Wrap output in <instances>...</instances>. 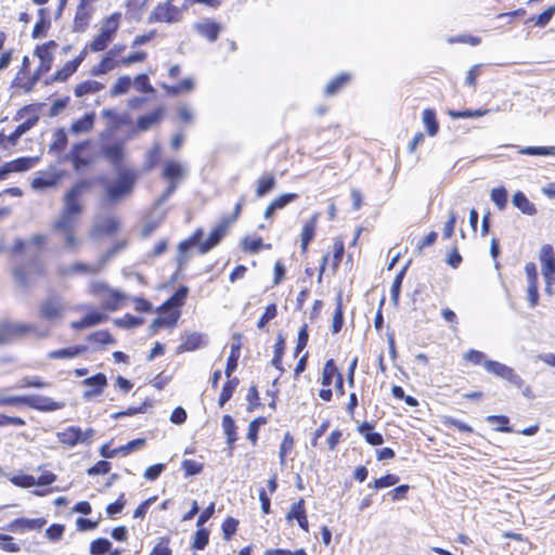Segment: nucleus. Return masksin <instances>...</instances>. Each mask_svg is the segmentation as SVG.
Listing matches in <instances>:
<instances>
[{"label":"nucleus","mask_w":555,"mask_h":555,"mask_svg":"<svg viewBox=\"0 0 555 555\" xmlns=\"http://www.w3.org/2000/svg\"><path fill=\"white\" fill-rule=\"evenodd\" d=\"M122 15L120 12H114L106 16L101 24L98 34L86 43L81 51L70 61L66 62L51 77V82H65L79 68L87 57L88 53H99L104 51L115 40L120 28Z\"/></svg>","instance_id":"1"},{"label":"nucleus","mask_w":555,"mask_h":555,"mask_svg":"<svg viewBox=\"0 0 555 555\" xmlns=\"http://www.w3.org/2000/svg\"><path fill=\"white\" fill-rule=\"evenodd\" d=\"M127 47L124 43H116L103 51L104 54L100 61L92 66L90 74L94 77L106 75L119 67H128L135 63H143L147 59V52L143 50L133 51L127 56H124V52Z\"/></svg>","instance_id":"2"},{"label":"nucleus","mask_w":555,"mask_h":555,"mask_svg":"<svg viewBox=\"0 0 555 555\" xmlns=\"http://www.w3.org/2000/svg\"><path fill=\"white\" fill-rule=\"evenodd\" d=\"M189 292L188 286H180L156 309L159 317L154 319L150 325L152 334L158 333L164 327L172 330L177 326L181 317V308L185 304Z\"/></svg>","instance_id":"3"},{"label":"nucleus","mask_w":555,"mask_h":555,"mask_svg":"<svg viewBox=\"0 0 555 555\" xmlns=\"http://www.w3.org/2000/svg\"><path fill=\"white\" fill-rule=\"evenodd\" d=\"M246 197L242 195L233 207V211L220 219V221L210 230L208 237L198 244V253L205 255L217 247L228 235L233 224L240 219Z\"/></svg>","instance_id":"4"},{"label":"nucleus","mask_w":555,"mask_h":555,"mask_svg":"<svg viewBox=\"0 0 555 555\" xmlns=\"http://www.w3.org/2000/svg\"><path fill=\"white\" fill-rule=\"evenodd\" d=\"M11 274L20 287L29 288L47 278L48 269L40 257H33L14 264Z\"/></svg>","instance_id":"5"},{"label":"nucleus","mask_w":555,"mask_h":555,"mask_svg":"<svg viewBox=\"0 0 555 555\" xmlns=\"http://www.w3.org/2000/svg\"><path fill=\"white\" fill-rule=\"evenodd\" d=\"M464 360L474 365L482 364L488 373L507 380L517 388H521L524 386V379L515 372L513 367L507 366L506 364L499 361L488 360L482 351L469 349L464 354Z\"/></svg>","instance_id":"6"},{"label":"nucleus","mask_w":555,"mask_h":555,"mask_svg":"<svg viewBox=\"0 0 555 555\" xmlns=\"http://www.w3.org/2000/svg\"><path fill=\"white\" fill-rule=\"evenodd\" d=\"M92 186V180L82 179L77 181L65 193L63 197L64 206L57 220H78L83 211L81 197Z\"/></svg>","instance_id":"7"},{"label":"nucleus","mask_w":555,"mask_h":555,"mask_svg":"<svg viewBox=\"0 0 555 555\" xmlns=\"http://www.w3.org/2000/svg\"><path fill=\"white\" fill-rule=\"evenodd\" d=\"M64 402H59L52 398L30 395V396H2L0 395L1 406H28L40 412H53L64 408Z\"/></svg>","instance_id":"8"},{"label":"nucleus","mask_w":555,"mask_h":555,"mask_svg":"<svg viewBox=\"0 0 555 555\" xmlns=\"http://www.w3.org/2000/svg\"><path fill=\"white\" fill-rule=\"evenodd\" d=\"M138 178L139 173L135 169L129 167L117 169V178L105 189L109 201L117 202L129 195L133 191Z\"/></svg>","instance_id":"9"},{"label":"nucleus","mask_w":555,"mask_h":555,"mask_svg":"<svg viewBox=\"0 0 555 555\" xmlns=\"http://www.w3.org/2000/svg\"><path fill=\"white\" fill-rule=\"evenodd\" d=\"M89 293L100 298L102 308L107 311H116L127 301V296L124 293L101 281L90 283Z\"/></svg>","instance_id":"10"},{"label":"nucleus","mask_w":555,"mask_h":555,"mask_svg":"<svg viewBox=\"0 0 555 555\" xmlns=\"http://www.w3.org/2000/svg\"><path fill=\"white\" fill-rule=\"evenodd\" d=\"M96 153L92 143L89 140H85L75 143L68 154V159L73 165L75 171H83L96 162Z\"/></svg>","instance_id":"11"},{"label":"nucleus","mask_w":555,"mask_h":555,"mask_svg":"<svg viewBox=\"0 0 555 555\" xmlns=\"http://www.w3.org/2000/svg\"><path fill=\"white\" fill-rule=\"evenodd\" d=\"M345 255V243L341 236H336L333 240L332 255L326 253L323 255L318 273V283H322L323 275L326 271V267L330 264L331 272L335 275L343 261Z\"/></svg>","instance_id":"12"},{"label":"nucleus","mask_w":555,"mask_h":555,"mask_svg":"<svg viewBox=\"0 0 555 555\" xmlns=\"http://www.w3.org/2000/svg\"><path fill=\"white\" fill-rule=\"evenodd\" d=\"M173 0L157 3L147 16L149 24H173L181 20V10L172 4Z\"/></svg>","instance_id":"13"},{"label":"nucleus","mask_w":555,"mask_h":555,"mask_svg":"<svg viewBox=\"0 0 555 555\" xmlns=\"http://www.w3.org/2000/svg\"><path fill=\"white\" fill-rule=\"evenodd\" d=\"M65 302L62 296L53 294L44 298L38 308V317L41 320L56 322L63 318Z\"/></svg>","instance_id":"14"},{"label":"nucleus","mask_w":555,"mask_h":555,"mask_svg":"<svg viewBox=\"0 0 555 555\" xmlns=\"http://www.w3.org/2000/svg\"><path fill=\"white\" fill-rule=\"evenodd\" d=\"M337 376H341V372L339 371L338 366L336 365V362L334 359H328L325 361L322 373H321V385L322 388L319 390V397L324 402H330L333 399V391L331 389V385L334 383L337 378Z\"/></svg>","instance_id":"15"},{"label":"nucleus","mask_w":555,"mask_h":555,"mask_svg":"<svg viewBox=\"0 0 555 555\" xmlns=\"http://www.w3.org/2000/svg\"><path fill=\"white\" fill-rule=\"evenodd\" d=\"M542 274L546 284V291L551 292L555 283V251L552 245L544 244L539 254Z\"/></svg>","instance_id":"16"},{"label":"nucleus","mask_w":555,"mask_h":555,"mask_svg":"<svg viewBox=\"0 0 555 555\" xmlns=\"http://www.w3.org/2000/svg\"><path fill=\"white\" fill-rule=\"evenodd\" d=\"M39 78L37 70L34 74L31 73L29 57L25 55L22 60V66L14 78L13 85L24 92H30L35 88Z\"/></svg>","instance_id":"17"},{"label":"nucleus","mask_w":555,"mask_h":555,"mask_svg":"<svg viewBox=\"0 0 555 555\" xmlns=\"http://www.w3.org/2000/svg\"><path fill=\"white\" fill-rule=\"evenodd\" d=\"M76 220H56L53 229L62 234L64 246L69 250H75L80 245V240L76 232Z\"/></svg>","instance_id":"18"},{"label":"nucleus","mask_w":555,"mask_h":555,"mask_svg":"<svg viewBox=\"0 0 555 555\" xmlns=\"http://www.w3.org/2000/svg\"><path fill=\"white\" fill-rule=\"evenodd\" d=\"M47 525V519L44 517L38 518H26L18 517L11 520L7 526L5 530L13 533H25L29 531H41L42 528Z\"/></svg>","instance_id":"19"},{"label":"nucleus","mask_w":555,"mask_h":555,"mask_svg":"<svg viewBox=\"0 0 555 555\" xmlns=\"http://www.w3.org/2000/svg\"><path fill=\"white\" fill-rule=\"evenodd\" d=\"M56 48L57 43L54 40H49L36 47L35 55L40 60L36 69L39 77L51 70L53 64V51Z\"/></svg>","instance_id":"20"},{"label":"nucleus","mask_w":555,"mask_h":555,"mask_svg":"<svg viewBox=\"0 0 555 555\" xmlns=\"http://www.w3.org/2000/svg\"><path fill=\"white\" fill-rule=\"evenodd\" d=\"M92 435L93 429L91 428L82 433L81 428L78 426H68L64 430L59 431L56 437L60 443L72 448L81 441L90 439Z\"/></svg>","instance_id":"21"},{"label":"nucleus","mask_w":555,"mask_h":555,"mask_svg":"<svg viewBox=\"0 0 555 555\" xmlns=\"http://www.w3.org/2000/svg\"><path fill=\"white\" fill-rule=\"evenodd\" d=\"M34 331L35 327L30 324L0 323V345L8 344L12 339Z\"/></svg>","instance_id":"22"},{"label":"nucleus","mask_w":555,"mask_h":555,"mask_svg":"<svg viewBox=\"0 0 555 555\" xmlns=\"http://www.w3.org/2000/svg\"><path fill=\"white\" fill-rule=\"evenodd\" d=\"M94 13L92 4L79 1L73 20V30L83 33L88 29Z\"/></svg>","instance_id":"23"},{"label":"nucleus","mask_w":555,"mask_h":555,"mask_svg":"<svg viewBox=\"0 0 555 555\" xmlns=\"http://www.w3.org/2000/svg\"><path fill=\"white\" fill-rule=\"evenodd\" d=\"M525 272L527 276L528 287L527 295L529 306L534 308L539 304V279L538 270L534 262H528L525 266Z\"/></svg>","instance_id":"24"},{"label":"nucleus","mask_w":555,"mask_h":555,"mask_svg":"<svg viewBox=\"0 0 555 555\" xmlns=\"http://www.w3.org/2000/svg\"><path fill=\"white\" fill-rule=\"evenodd\" d=\"M102 156L107 159L116 169L124 168L121 166L125 158V144L117 141L111 144H104L101 150Z\"/></svg>","instance_id":"25"},{"label":"nucleus","mask_w":555,"mask_h":555,"mask_svg":"<svg viewBox=\"0 0 555 555\" xmlns=\"http://www.w3.org/2000/svg\"><path fill=\"white\" fill-rule=\"evenodd\" d=\"M299 198L297 193H283L273 198L263 211V218L266 220H272L278 210H282L288 204Z\"/></svg>","instance_id":"26"},{"label":"nucleus","mask_w":555,"mask_h":555,"mask_svg":"<svg viewBox=\"0 0 555 555\" xmlns=\"http://www.w3.org/2000/svg\"><path fill=\"white\" fill-rule=\"evenodd\" d=\"M82 385L89 389L83 392V398L91 399L103 393L107 386V377L104 373H96L93 376L85 378Z\"/></svg>","instance_id":"27"},{"label":"nucleus","mask_w":555,"mask_h":555,"mask_svg":"<svg viewBox=\"0 0 555 555\" xmlns=\"http://www.w3.org/2000/svg\"><path fill=\"white\" fill-rule=\"evenodd\" d=\"M318 214L312 215L302 225L300 232V250L307 254L310 243L313 241L318 229Z\"/></svg>","instance_id":"28"},{"label":"nucleus","mask_w":555,"mask_h":555,"mask_svg":"<svg viewBox=\"0 0 555 555\" xmlns=\"http://www.w3.org/2000/svg\"><path fill=\"white\" fill-rule=\"evenodd\" d=\"M194 29L208 41L214 42L218 39L222 26L209 18L198 22L194 25Z\"/></svg>","instance_id":"29"},{"label":"nucleus","mask_w":555,"mask_h":555,"mask_svg":"<svg viewBox=\"0 0 555 555\" xmlns=\"http://www.w3.org/2000/svg\"><path fill=\"white\" fill-rule=\"evenodd\" d=\"M184 175L183 167L180 163L176 160H168L165 163L162 177L170 182V191H173L177 188V182Z\"/></svg>","instance_id":"30"},{"label":"nucleus","mask_w":555,"mask_h":555,"mask_svg":"<svg viewBox=\"0 0 555 555\" xmlns=\"http://www.w3.org/2000/svg\"><path fill=\"white\" fill-rule=\"evenodd\" d=\"M242 251L250 255L258 254L262 249H271V243H264L261 236H244L240 242Z\"/></svg>","instance_id":"31"},{"label":"nucleus","mask_w":555,"mask_h":555,"mask_svg":"<svg viewBox=\"0 0 555 555\" xmlns=\"http://www.w3.org/2000/svg\"><path fill=\"white\" fill-rule=\"evenodd\" d=\"M288 520L296 519L299 527L308 532L309 531V521L306 513V503L302 498H300L296 503H294L286 515Z\"/></svg>","instance_id":"32"},{"label":"nucleus","mask_w":555,"mask_h":555,"mask_svg":"<svg viewBox=\"0 0 555 555\" xmlns=\"http://www.w3.org/2000/svg\"><path fill=\"white\" fill-rule=\"evenodd\" d=\"M286 350V340L282 334H278L273 345V357L271 359V365L279 371L280 376L285 373L283 365V358Z\"/></svg>","instance_id":"33"},{"label":"nucleus","mask_w":555,"mask_h":555,"mask_svg":"<svg viewBox=\"0 0 555 555\" xmlns=\"http://www.w3.org/2000/svg\"><path fill=\"white\" fill-rule=\"evenodd\" d=\"M38 21L34 25L33 31H31V38L33 39H39L47 36L48 30L51 27V18H50V12L47 8H40L38 10Z\"/></svg>","instance_id":"34"},{"label":"nucleus","mask_w":555,"mask_h":555,"mask_svg":"<svg viewBox=\"0 0 555 555\" xmlns=\"http://www.w3.org/2000/svg\"><path fill=\"white\" fill-rule=\"evenodd\" d=\"M88 350L86 345H73L65 348L52 350L48 353L50 360L74 359Z\"/></svg>","instance_id":"35"},{"label":"nucleus","mask_w":555,"mask_h":555,"mask_svg":"<svg viewBox=\"0 0 555 555\" xmlns=\"http://www.w3.org/2000/svg\"><path fill=\"white\" fill-rule=\"evenodd\" d=\"M63 178V173L61 171L53 172H40L39 176L33 179L31 186L34 189H47L56 186L61 179Z\"/></svg>","instance_id":"36"},{"label":"nucleus","mask_w":555,"mask_h":555,"mask_svg":"<svg viewBox=\"0 0 555 555\" xmlns=\"http://www.w3.org/2000/svg\"><path fill=\"white\" fill-rule=\"evenodd\" d=\"M106 320H107V315L106 314L93 310V311L85 314L81 319L72 322L70 326L74 330L80 331V330H83V328H88V327L101 324V323H103Z\"/></svg>","instance_id":"37"},{"label":"nucleus","mask_w":555,"mask_h":555,"mask_svg":"<svg viewBox=\"0 0 555 555\" xmlns=\"http://www.w3.org/2000/svg\"><path fill=\"white\" fill-rule=\"evenodd\" d=\"M352 79L351 74L349 73H340L335 76L333 79L328 81V83L324 88V94L326 96H333L339 93L344 88H346Z\"/></svg>","instance_id":"38"},{"label":"nucleus","mask_w":555,"mask_h":555,"mask_svg":"<svg viewBox=\"0 0 555 555\" xmlns=\"http://www.w3.org/2000/svg\"><path fill=\"white\" fill-rule=\"evenodd\" d=\"M513 205L526 216H534L538 212L535 205L522 191H516L512 197Z\"/></svg>","instance_id":"39"},{"label":"nucleus","mask_w":555,"mask_h":555,"mask_svg":"<svg viewBox=\"0 0 555 555\" xmlns=\"http://www.w3.org/2000/svg\"><path fill=\"white\" fill-rule=\"evenodd\" d=\"M276 186V178L272 172H263L256 182L255 194L260 198L272 192Z\"/></svg>","instance_id":"40"},{"label":"nucleus","mask_w":555,"mask_h":555,"mask_svg":"<svg viewBox=\"0 0 555 555\" xmlns=\"http://www.w3.org/2000/svg\"><path fill=\"white\" fill-rule=\"evenodd\" d=\"M204 345L203 335L199 333H191L182 338L181 344L177 347V353H184L199 349Z\"/></svg>","instance_id":"41"},{"label":"nucleus","mask_w":555,"mask_h":555,"mask_svg":"<svg viewBox=\"0 0 555 555\" xmlns=\"http://www.w3.org/2000/svg\"><path fill=\"white\" fill-rule=\"evenodd\" d=\"M37 160V157L23 156L14 160L7 162L5 164H3V166L8 173L23 172L31 169L36 165Z\"/></svg>","instance_id":"42"},{"label":"nucleus","mask_w":555,"mask_h":555,"mask_svg":"<svg viewBox=\"0 0 555 555\" xmlns=\"http://www.w3.org/2000/svg\"><path fill=\"white\" fill-rule=\"evenodd\" d=\"M119 228V220L115 217H108L94 225L93 233L98 236H112L118 232Z\"/></svg>","instance_id":"43"},{"label":"nucleus","mask_w":555,"mask_h":555,"mask_svg":"<svg viewBox=\"0 0 555 555\" xmlns=\"http://www.w3.org/2000/svg\"><path fill=\"white\" fill-rule=\"evenodd\" d=\"M165 109L163 107H157L150 112L149 114L142 115L137 120V127L141 131L149 130L152 126L158 124L164 115Z\"/></svg>","instance_id":"44"},{"label":"nucleus","mask_w":555,"mask_h":555,"mask_svg":"<svg viewBox=\"0 0 555 555\" xmlns=\"http://www.w3.org/2000/svg\"><path fill=\"white\" fill-rule=\"evenodd\" d=\"M104 89V85L96 80L88 79L80 81L74 88V95L76 98H82L88 94H94Z\"/></svg>","instance_id":"45"},{"label":"nucleus","mask_w":555,"mask_h":555,"mask_svg":"<svg viewBox=\"0 0 555 555\" xmlns=\"http://www.w3.org/2000/svg\"><path fill=\"white\" fill-rule=\"evenodd\" d=\"M358 431L371 446H380L384 443L383 435L374 431V425L369 422H363L362 424H360L358 426Z\"/></svg>","instance_id":"46"},{"label":"nucleus","mask_w":555,"mask_h":555,"mask_svg":"<svg viewBox=\"0 0 555 555\" xmlns=\"http://www.w3.org/2000/svg\"><path fill=\"white\" fill-rule=\"evenodd\" d=\"M240 384V379L236 376L227 377L225 383L222 386L220 396L218 398L219 406H223L233 396Z\"/></svg>","instance_id":"47"},{"label":"nucleus","mask_w":555,"mask_h":555,"mask_svg":"<svg viewBox=\"0 0 555 555\" xmlns=\"http://www.w3.org/2000/svg\"><path fill=\"white\" fill-rule=\"evenodd\" d=\"M94 126V114L89 113L75 120L70 126V131L75 134L89 132Z\"/></svg>","instance_id":"48"},{"label":"nucleus","mask_w":555,"mask_h":555,"mask_svg":"<svg viewBox=\"0 0 555 555\" xmlns=\"http://www.w3.org/2000/svg\"><path fill=\"white\" fill-rule=\"evenodd\" d=\"M221 424L224 435L227 437V443L230 448H232L235 441L237 440L235 422L231 415L225 414L222 416Z\"/></svg>","instance_id":"49"},{"label":"nucleus","mask_w":555,"mask_h":555,"mask_svg":"<svg viewBox=\"0 0 555 555\" xmlns=\"http://www.w3.org/2000/svg\"><path fill=\"white\" fill-rule=\"evenodd\" d=\"M422 119L427 133L434 137L439 131V122L437 120L436 111L434 108H425L422 114Z\"/></svg>","instance_id":"50"},{"label":"nucleus","mask_w":555,"mask_h":555,"mask_svg":"<svg viewBox=\"0 0 555 555\" xmlns=\"http://www.w3.org/2000/svg\"><path fill=\"white\" fill-rule=\"evenodd\" d=\"M100 270L99 266L77 261L65 269L63 274H96Z\"/></svg>","instance_id":"51"},{"label":"nucleus","mask_w":555,"mask_h":555,"mask_svg":"<svg viewBox=\"0 0 555 555\" xmlns=\"http://www.w3.org/2000/svg\"><path fill=\"white\" fill-rule=\"evenodd\" d=\"M490 198L499 210H505L508 203V192L504 186L493 188L490 192Z\"/></svg>","instance_id":"52"},{"label":"nucleus","mask_w":555,"mask_h":555,"mask_svg":"<svg viewBox=\"0 0 555 555\" xmlns=\"http://www.w3.org/2000/svg\"><path fill=\"white\" fill-rule=\"evenodd\" d=\"M50 386H51V384L49 382L44 380L40 376H25L18 382L16 387L20 389H27V388L41 389V388H49Z\"/></svg>","instance_id":"53"},{"label":"nucleus","mask_w":555,"mask_h":555,"mask_svg":"<svg viewBox=\"0 0 555 555\" xmlns=\"http://www.w3.org/2000/svg\"><path fill=\"white\" fill-rule=\"evenodd\" d=\"M344 326V306L341 296L336 299V307L332 320V333L338 334Z\"/></svg>","instance_id":"54"},{"label":"nucleus","mask_w":555,"mask_h":555,"mask_svg":"<svg viewBox=\"0 0 555 555\" xmlns=\"http://www.w3.org/2000/svg\"><path fill=\"white\" fill-rule=\"evenodd\" d=\"M399 480L400 478L398 475L386 474L379 478L374 479L373 482L367 485V487L374 490H380L397 485Z\"/></svg>","instance_id":"55"},{"label":"nucleus","mask_w":555,"mask_h":555,"mask_svg":"<svg viewBox=\"0 0 555 555\" xmlns=\"http://www.w3.org/2000/svg\"><path fill=\"white\" fill-rule=\"evenodd\" d=\"M209 543V531L202 527H198V529L195 531L193 541L191 543L192 550L195 551H202L204 550Z\"/></svg>","instance_id":"56"},{"label":"nucleus","mask_w":555,"mask_h":555,"mask_svg":"<svg viewBox=\"0 0 555 555\" xmlns=\"http://www.w3.org/2000/svg\"><path fill=\"white\" fill-rule=\"evenodd\" d=\"M203 235H204V230L202 228H197L191 234V236H189L186 240L179 243V245H178L179 253L184 254L193 246L198 247V244L201 243Z\"/></svg>","instance_id":"57"},{"label":"nucleus","mask_w":555,"mask_h":555,"mask_svg":"<svg viewBox=\"0 0 555 555\" xmlns=\"http://www.w3.org/2000/svg\"><path fill=\"white\" fill-rule=\"evenodd\" d=\"M309 341V327L307 323H304L298 331L296 346L293 351L294 358H297L304 349L307 347Z\"/></svg>","instance_id":"58"},{"label":"nucleus","mask_w":555,"mask_h":555,"mask_svg":"<svg viewBox=\"0 0 555 555\" xmlns=\"http://www.w3.org/2000/svg\"><path fill=\"white\" fill-rule=\"evenodd\" d=\"M193 88H194V83L191 78H185L175 86L164 85V89L166 90L167 94H169V95H178L180 93H188V92L192 91Z\"/></svg>","instance_id":"59"},{"label":"nucleus","mask_w":555,"mask_h":555,"mask_svg":"<svg viewBox=\"0 0 555 555\" xmlns=\"http://www.w3.org/2000/svg\"><path fill=\"white\" fill-rule=\"evenodd\" d=\"M150 0H126L125 7L128 14L133 17H141Z\"/></svg>","instance_id":"60"},{"label":"nucleus","mask_w":555,"mask_h":555,"mask_svg":"<svg viewBox=\"0 0 555 555\" xmlns=\"http://www.w3.org/2000/svg\"><path fill=\"white\" fill-rule=\"evenodd\" d=\"M518 153L530 156H555V146H526Z\"/></svg>","instance_id":"61"},{"label":"nucleus","mask_w":555,"mask_h":555,"mask_svg":"<svg viewBox=\"0 0 555 555\" xmlns=\"http://www.w3.org/2000/svg\"><path fill=\"white\" fill-rule=\"evenodd\" d=\"M132 85V80L129 76H120L117 78L115 83L112 86L109 93L112 96L125 94L129 91Z\"/></svg>","instance_id":"62"},{"label":"nucleus","mask_w":555,"mask_h":555,"mask_svg":"<svg viewBox=\"0 0 555 555\" xmlns=\"http://www.w3.org/2000/svg\"><path fill=\"white\" fill-rule=\"evenodd\" d=\"M134 89L140 93H154L155 89L151 85L150 78L146 74H139L134 77L133 81Z\"/></svg>","instance_id":"63"},{"label":"nucleus","mask_w":555,"mask_h":555,"mask_svg":"<svg viewBox=\"0 0 555 555\" xmlns=\"http://www.w3.org/2000/svg\"><path fill=\"white\" fill-rule=\"evenodd\" d=\"M150 555H172V550L170 547V537H160L158 542L152 548Z\"/></svg>","instance_id":"64"}]
</instances>
